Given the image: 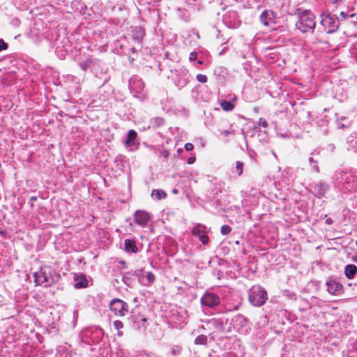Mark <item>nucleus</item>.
Here are the masks:
<instances>
[{
  "label": "nucleus",
  "instance_id": "obj_1",
  "mask_svg": "<svg viewBox=\"0 0 357 357\" xmlns=\"http://www.w3.org/2000/svg\"><path fill=\"white\" fill-rule=\"evenodd\" d=\"M315 26V16L309 10H304L299 15L298 20L296 24V28L303 33L312 31Z\"/></svg>",
  "mask_w": 357,
  "mask_h": 357
},
{
  "label": "nucleus",
  "instance_id": "obj_2",
  "mask_svg": "<svg viewBox=\"0 0 357 357\" xmlns=\"http://www.w3.org/2000/svg\"><path fill=\"white\" fill-rule=\"evenodd\" d=\"M248 298L253 306L261 307L268 299L266 291L259 285L252 286L248 291Z\"/></svg>",
  "mask_w": 357,
  "mask_h": 357
},
{
  "label": "nucleus",
  "instance_id": "obj_3",
  "mask_svg": "<svg viewBox=\"0 0 357 357\" xmlns=\"http://www.w3.org/2000/svg\"><path fill=\"white\" fill-rule=\"evenodd\" d=\"M321 20L320 25L323 29V31L327 33H333L335 32L340 25L339 18L336 15L329 14H321Z\"/></svg>",
  "mask_w": 357,
  "mask_h": 357
},
{
  "label": "nucleus",
  "instance_id": "obj_4",
  "mask_svg": "<svg viewBox=\"0 0 357 357\" xmlns=\"http://www.w3.org/2000/svg\"><path fill=\"white\" fill-rule=\"evenodd\" d=\"M191 75L187 69H180L175 70V75L172 77L174 84L178 88L185 87L190 82Z\"/></svg>",
  "mask_w": 357,
  "mask_h": 357
},
{
  "label": "nucleus",
  "instance_id": "obj_5",
  "mask_svg": "<svg viewBox=\"0 0 357 357\" xmlns=\"http://www.w3.org/2000/svg\"><path fill=\"white\" fill-rule=\"evenodd\" d=\"M109 309L115 316L123 317L128 312V305L119 298H114L109 303Z\"/></svg>",
  "mask_w": 357,
  "mask_h": 357
},
{
  "label": "nucleus",
  "instance_id": "obj_6",
  "mask_svg": "<svg viewBox=\"0 0 357 357\" xmlns=\"http://www.w3.org/2000/svg\"><path fill=\"white\" fill-rule=\"evenodd\" d=\"M222 20L225 24L230 29H236L241 24L238 13L234 10H228L224 15Z\"/></svg>",
  "mask_w": 357,
  "mask_h": 357
},
{
  "label": "nucleus",
  "instance_id": "obj_7",
  "mask_svg": "<svg viewBox=\"0 0 357 357\" xmlns=\"http://www.w3.org/2000/svg\"><path fill=\"white\" fill-rule=\"evenodd\" d=\"M202 306L214 308L220 304V298L216 294L206 291L200 299Z\"/></svg>",
  "mask_w": 357,
  "mask_h": 357
},
{
  "label": "nucleus",
  "instance_id": "obj_8",
  "mask_svg": "<svg viewBox=\"0 0 357 357\" xmlns=\"http://www.w3.org/2000/svg\"><path fill=\"white\" fill-rule=\"evenodd\" d=\"M33 276L36 285L49 287L54 282L52 275L43 269H40L39 271L34 273Z\"/></svg>",
  "mask_w": 357,
  "mask_h": 357
},
{
  "label": "nucleus",
  "instance_id": "obj_9",
  "mask_svg": "<svg viewBox=\"0 0 357 357\" xmlns=\"http://www.w3.org/2000/svg\"><path fill=\"white\" fill-rule=\"evenodd\" d=\"M230 325L234 330L239 333H245L248 329V319L243 315L240 314L235 315L231 319Z\"/></svg>",
  "mask_w": 357,
  "mask_h": 357
},
{
  "label": "nucleus",
  "instance_id": "obj_10",
  "mask_svg": "<svg viewBox=\"0 0 357 357\" xmlns=\"http://www.w3.org/2000/svg\"><path fill=\"white\" fill-rule=\"evenodd\" d=\"M124 144L130 151H135L139 149L140 143L137 138V133L135 130H128Z\"/></svg>",
  "mask_w": 357,
  "mask_h": 357
},
{
  "label": "nucleus",
  "instance_id": "obj_11",
  "mask_svg": "<svg viewBox=\"0 0 357 357\" xmlns=\"http://www.w3.org/2000/svg\"><path fill=\"white\" fill-rule=\"evenodd\" d=\"M128 321L134 329L140 330L146 328V318L139 313L136 314L132 311Z\"/></svg>",
  "mask_w": 357,
  "mask_h": 357
},
{
  "label": "nucleus",
  "instance_id": "obj_12",
  "mask_svg": "<svg viewBox=\"0 0 357 357\" xmlns=\"http://www.w3.org/2000/svg\"><path fill=\"white\" fill-rule=\"evenodd\" d=\"M132 275L138 278L139 282L145 287L151 285L155 279V275L152 272H148L146 275L144 276V273L142 271H135L132 273Z\"/></svg>",
  "mask_w": 357,
  "mask_h": 357
},
{
  "label": "nucleus",
  "instance_id": "obj_13",
  "mask_svg": "<svg viewBox=\"0 0 357 357\" xmlns=\"http://www.w3.org/2000/svg\"><path fill=\"white\" fill-rule=\"evenodd\" d=\"M128 86L132 92L138 93L143 91L144 84L139 76L132 75L129 79Z\"/></svg>",
  "mask_w": 357,
  "mask_h": 357
},
{
  "label": "nucleus",
  "instance_id": "obj_14",
  "mask_svg": "<svg viewBox=\"0 0 357 357\" xmlns=\"http://www.w3.org/2000/svg\"><path fill=\"white\" fill-rule=\"evenodd\" d=\"M327 291L333 295H340L343 291L342 285L335 279L329 278L326 282Z\"/></svg>",
  "mask_w": 357,
  "mask_h": 357
},
{
  "label": "nucleus",
  "instance_id": "obj_15",
  "mask_svg": "<svg viewBox=\"0 0 357 357\" xmlns=\"http://www.w3.org/2000/svg\"><path fill=\"white\" fill-rule=\"evenodd\" d=\"M135 222L139 226L144 227L151 220V215L146 211H137L135 214Z\"/></svg>",
  "mask_w": 357,
  "mask_h": 357
},
{
  "label": "nucleus",
  "instance_id": "obj_16",
  "mask_svg": "<svg viewBox=\"0 0 357 357\" xmlns=\"http://www.w3.org/2000/svg\"><path fill=\"white\" fill-rule=\"evenodd\" d=\"M144 36L145 31L142 27H132V38L135 42H136L138 44H141Z\"/></svg>",
  "mask_w": 357,
  "mask_h": 357
},
{
  "label": "nucleus",
  "instance_id": "obj_17",
  "mask_svg": "<svg viewBox=\"0 0 357 357\" xmlns=\"http://www.w3.org/2000/svg\"><path fill=\"white\" fill-rule=\"evenodd\" d=\"M273 12L269 10H264L260 15V21L264 25L268 26L270 22L273 20Z\"/></svg>",
  "mask_w": 357,
  "mask_h": 357
},
{
  "label": "nucleus",
  "instance_id": "obj_18",
  "mask_svg": "<svg viewBox=\"0 0 357 357\" xmlns=\"http://www.w3.org/2000/svg\"><path fill=\"white\" fill-rule=\"evenodd\" d=\"M328 188V185H326L324 182L320 181L314 185V191L316 196L321 197L324 195Z\"/></svg>",
  "mask_w": 357,
  "mask_h": 357
},
{
  "label": "nucleus",
  "instance_id": "obj_19",
  "mask_svg": "<svg viewBox=\"0 0 357 357\" xmlns=\"http://www.w3.org/2000/svg\"><path fill=\"white\" fill-rule=\"evenodd\" d=\"M165 124V120L161 117H155L150 120L147 129L156 130Z\"/></svg>",
  "mask_w": 357,
  "mask_h": 357
},
{
  "label": "nucleus",
  "instance_id": "obj_20",
  "mask_svg": "<svg viewBox=\"0 0 357 357\" xmlns=\"http://www.w3.org/2000/svg\"><path fill=\"white\" fill-rule=\"evenodd\" d=\"M125 251L127 252L137 253L138 248L135 240L126 239L124 241Z\"/></svg>",
  "mask_w": 357,
  "mask_h": 357
},
{
  "label": "nucleus",
  "instance_id": "obj_21",
  "mask_svg": "<svg viewBox=\"0 0 357 357\" xmlns=\"http://www.w3.org/2000/svg\"><path fill=\"white\" fill-rule=\"evenodd\" d=\"M344 272L347 278L353 279L357 274V266L354 264H348L345 266Z\"/></svg>",
  "mask_w": 357,
  "mask_h": 357
},
{
  "label": "nucleus",
  "instance_id": "obj_22",
  "mask_svg": "<svg viewBox=\"0 0 357 357\" xmlns=\"http://www.w3.org/2000/svg\"><path fill=\"white\" fill-rule=\"evenodd\" d=\"M88 286V280L85 275H80L75 277L74 287L76 289L85 288Z\"/></svg>",
  "mask_w": 357,
  "mask_h": 357
},
{
  "label": "nucleus",
  "instance_id": "obj_23",
  "mask_svg": "<svg viewBox=\"0 0 357 357\" xmlns=\"http://www.w3.org/2000/svg\"><path fill=\"white\" fill-rule=\"evenodd\" d=\"M347 143L350 149L357 151V132H353L347 139Z\"/></svg>",
  "mask_w": 357,
  "mask_h": 357
},
{
  "label": "nucleus",
  "instance_id": "obj_24",
  "mask_svg": "<svg viewBox=\"0 0 357 357\" xmlns=\"http://www.w3.org/2000/svg\"><path fill=\"white\" fill-rule=\"evenodd\" d=\"M151 196L153 199L159 201V200L166 198L167 194L162 190L156 189V190H153L152 191Z\"/></svg>",
  "mask_w": 357,
  "mask_h": 357
},
{
  "label": "nucleus",
  "instance_id": "obj_25",
  "mask_svg": "<svg viewBox=\"0 0 357 357\" xmlns=\"http://www.w3.org/2000/svg\"><path fill=\"white\" fill-rule=\"evenodd\" d=\"M336 116V122L337 124L338 128H349L351 126V122L347 121V123H342V121H347V118L344 116L339 117L337 116V114H335Z\"/></svg>",
  "mask_w": 357,
  "mask_h": 357
},
{
  "label": "nucleus",
  "instance_id": "obj_26",
  "mask_svg": "<svg viewBox=\"0 0 357 357\" xmlns=\"http://www.w3.org/2000/svg\"><path fill=\"white\" fill-rule=\"evenodd\" d=\"M206 227L202 225H200V224H197L192 229V235L195 236H200L202 234L204 233H206Z\"/></svg>",
  "mask_w": 357,
  "mask_h": 357
},
{
  "label": "nucleus",
  "instance_id": "obj_27",
  "mask_svg": "<svg viewBox=\"0 0 357 357\" xmlns=\"http://www.w3.org/2000/svg\"><path fill=\"white\" fill-rule=\"evenodd\" d=\"M208 337L205 335H198L195 340V344L197 345H206Z\"/></svg>",
  "mask_w": 357,
  "mask_h": 357
},
{
  "label": "nucleus",
  "instance_id": "obj_28",
  "mask_svg": "<svg viewBox=\"0 0 357 357\" xmlns=\"http://www.w3.org/2000/svg\"><path fill=\"white\" fill-rule=\"evenodd\" d=\"M220 106L222 109L226 112L231 111L234 108V105L230 101L227 100H222L220 102Z\"/></svg>",
  "mask_w": 357,
  "mask_h": 357
},
{
  "label": "nucleus",
  "instance_id": "obj_29",
  "mask_svg": "<svg viewBox=\"0 0 357 357\" xmlns=\"http://www.w3.org/2000/svg\"><path fill=\"white\" fill-rule=\"evenodd\" d=\"M114 328L118 331L117 335L121 337L123 335V332L121 331L123 328V324L119 320H116L113 323Z\"/></svg>",
  "mask_w": 357,
  "mask_h": 357
},
{
  "label": "nucleus",
  "instance_id": "obj_30",
  "mask_svg": "<svg viewBox=\"0 0 357 357\" xmlns=\"http://www.w3.org/2000/svg\"><path fill=\"white\" fill-rule=\"evenodd\" d=\"M94 333L96 334V337L93 338V342H98L103 336V331L100 328H95Z\"/></svg>",
  "mask_w": 357,
  "mask_h": 357
},
{
  "label": "nucleus",
  "instance_id": "obj_31",
  "mask_svg": "<svg viewBox=\"0 0 357 357\" xmlns=\"http://www.w3.org/2000/svg\"><path fill=\"white\" fill-rule=\"evenodd\" d=\"M309 162L310 164V166L312 167V169L314 172L318 173L319 172V166H318V160H315L312 157L309 158Z\"/></svg>",
  "mask_w": 357,
  "mask_h": 357
},
{
  "label": "nucleus",
  "instance_id": "obj_32",
  "mask_svg": "<svg viewBox=\"0 0 357 357\" xmlns=\"http://www.w3.org/2000/svg\"><path fill=\"white\" fill-rule=\"evenodd\" d=\"M91 63V59H87L84 61L79 62V66L82 70H83L84 71H86L90 68Z\"/></svg>",
  "mask_w": 357,
  "mask_h": 357
},
{
  "label": "nucleus",
  "instance_id": "obj_33",
  "mask_svg": "<svg viewBox=\"0 0 357 357\" xmlns=\"http://www.w3.org/2000/svg\"><path fill=\"white\" fill-rule=\"evenodd\" d=\"M181 351V347L180 346L174 345L171 348V354L173 356H178V355H179Z\"/></svg>",
  "mask_w": 357,
  "mask_h": 357
},
{
  "label": "nucleus",
  "instance_id": "obj_34",
  "mask_svg": "<svg viewBox=\"0 0 357 357\" xmlns=\"http://www.w3.org/2000/svg\"><path fill=\"white\" fill-rule=\"evenodd\" d=\"M243 163L240 161H237L236 164V169L238 176H241L243 173Z\"/></svg>",
  "mask_w": 357,
  "mask_h": 357
},
{
  "label": "nucleus",
  "instance_id": "obj_35",
  "mask_svg": "<svg viewBox=\"0 0 357 357\" xmlns=\"http://www.w3.org/2000/svg\"><path fill=\"white\" fill-rule=\"evenodd\" d=\"M231 231V228L229 225H225L221 227L220 232L222 235H227Z\"/></svg>",
  "mask_w": 357,
  "mask_h": 357
},
{
  "label": "nucleus",
  "instance_id": "obj_36",
  "mask_svg": "<svg viewBox=\"0 0 357 357\" xmlns=\"http://www.w3.org/2000/svg\"><path fill=\"white\" fill-rule=\"evenodd\" d=\"M196 78H197V81L201 83H206L208 80L206 75H202V74L197 75Z\"/></svg>",
  "mask_w": 357,
  "mask_h": 357
},
{
  "label": "nucleus",
  "instance_id": "obj_37",
  "mask_svg": "<svg viewBox=\"0 0 357 357\" xmlns=\"http://www.w3.org/2000/svg\"><path fill=\"white\" fill-rule=\"evenodd\" d=\"M198 238L204 245H206L208 242V236L206 234V233L202 234Z\"/></svg>",
  "mask_w": 357,
  "mask_h": 357
},
{
  "label": "nucleus",
  "instance_id": "obj_38",
  "mask_svg": "<svg viewBox=\"0 0 357 357\" xmlns=\"http://www.w3.org/2000/svg\"><path fill=\"white\" fill-rule=\"evenodd\" d=\"M342 178H356L357 176L355 175H351L350 173H348L347 172H343V174L341 175Z\"/></svg>",
  "mask_w": 357,
  "mask_h": 357
},
{
  "label": "nucleus",
  "instance_id": "obj_39",
  "mask_svg": "<svg viewBox=\"0 0 357 357\" xmlns=\"http://www.w3.org/2000/svg\"><path fill=\"white\" fill-rule=\"evenodd\" d=\"M8 47V44L3 39H0V52L7 50Z\"/></svg>",
  "mask_w": 357,
  "mask_h": 357
},
{
  "label": "nucleus",
  "instance_id": "obj_40",
  "mask_svg": "<svg viewBox=\"0 0 357 357\" xmlns=\"http://www.w3.org/2000/svg\"><path fill=\"white\" fill-rule=\"evenodd\" d=\"M259 126H262L264 128H267L268 126V123L266 121L265 119H263V118H260L259 119V121H258V123H257Z\"/></svg>",
  "mask_w": 357,
  "mask_h": 357
},
{
  "label": "nucleus",
  "instance_id": "obj_41",
  "mask_svg": "<svg viewBox=\"0 0 357 357\" xmlns=\"http://www.w3.org/2000/svg\"><path fill=\"white\" fill-rule=\"evenodd\" d=\"M133 272H134V271H130V272L127 273L126 274H125V275H123V280L124 283H125V284H126L127 285H129V284H128V280H129V275H132V273H133Z\"/></svg>",
  "mask_w": 357,
  "mask_h": 357
},
{
  "label": "nucleus",
  "instance_id": "obj_42",
  "mask_svg": "<svg viewBox=\"0 0 357 357\" xmlns=\"http://www.w3.org/2000/svg\"><path fill=\"white\" fill-rule=\"evenodd\" d=\"M185 149L188 151H192L194 149V145L192 143H186L185 144Z\"/></svg>",
  "mask_w": 357,
  "mask_h": 357
},
{
  "label": "nucleus",
  "instance_id": "obj_43",
  "mask_svg": "<svg viewBox=\"0 0 357 357\" xmlns=\"http://www.w3.org/2000/svg\"><path fill=\"white\" fill-rule=\"evenodd\" d=\"M197 52H192L190 54V56H189V59L190 61H195L196 59H197Z\"/></svg>",
  "mask_w": 357,
  "mask_h": 357
},
{
  "label": "nucleus",
  "instance_id": "obj_44",
  "mask_svg": "<svg viewBox=\"0 0 357 357\" xmlns=\"http://www.w3.org/2000/svg\"><path fill=\"white\" fill-rule=\"evenodd\" d=\"M234 130H232V133H234ZM231 133V132H230L229 130H225L224 131H222V134L225 136V137H227L228 135H229Z\"/></svg>",
  "mask_w": 357,
  "mask_h": 357
},
{
  "label": "nucleus",
  "instance_id": "obj_45",
  "mask_svg": "<svg viewBox=\"0 0 357 357\" xmlns=\"http://www.w3.org/2000/svg\"><path fill=\"white\" fill-rule=\"evenodd\" d=\"M37 200V197H35V196H33V197H30V199H29V202H31V208H33V202H35Z\"/></svg>",
  "mask_w": 357,
  "mask_h": 357
},
{
  "label": "nucleus",
  "instance_id": "obj_46",
  "mask_svg": "<svg viewBox=\"0 0 357 357\" xmlns=\"http://www.w3.org/2000/svg\"><path fill=\"white\" fill-rule=\"evenodd\" d=\"M195 161V157H190L188 159V163L190 165L194 163Z\"/></svg>",
  "mask_w": 357,
  "mask_h": 357
},
{
  "label": "nucleus",
  "instance_id": "obj_47",
  "mask_svg": "<svg viewBox=\"0 0 357 357\" xmlns=\"http://www.w3.org/2000/svg\"><path fill=\"white\" fill-rule=\"evenodd\" d=\"M333 220L331 218H328L326 220V223L327 225H331V224H333Z\"/></svg>",
  "mask_w": 357,
  "mask_h": 357
},
{
  "label": "nucleus",
  "instance_id": "obj_48",
  "mask_svg": "<svg viewBox=\"0 0 357 357\" xmlns=\"http://www.w3.org/2000/svg\"><path fill=\"white\" fill-rule=\"evenodd\" d=\"M172 193H174V194H175V195L178 194V193H179V190H178V188H174V189L172 190Z\"/></svg>",
  "mask_w": 357,
  "mask_h": 357
},
{
  "label": "nucleus",
  "instance_id": "obj_49",
  "mask_svg": "<svg viewBox=\"0 0 357 357\" xmlns=\"http://www.w3.org/2000/svg\"><path fill=\"white\" fill-rule=\"evenodd\" d=\"M340 15L344 18V19H346L347 16V14L344 12H341L340 13Z\"/></svg>",
  "mask_w": 357,
  "mask_h": 357
},
{
  "label": "nucleus",
  "instance_id": "obj_50",
  "mask_svg": "<svg viewBox=\"0 0 357 357\" xmlns=\"http://www.w3.org/2000/svg\"><path fill=\"white\" fill-rule=\"evenodd\" d=\"M131 51H132V52H133V53L137 52V50H136L135 47H132V48L131 49Z\"/></svg>",
  "mask_w": 357,
  "mask_h": 357
},
{
  "label": "nucleus",
  "instance_id": "obj_51",
  "mask_svg": "<svg viewBox=\"0 0 357 357\" xmlns=\"http://www.w3.org/2000/svg\"><path fill=\"white\" fill-rule=\"evenodd\" d=\"M222 67H218L217 68L215 71L217 72L218 70H222Z\"/></svg>",
  "mask_w": 357,
  "mask_h": 357
},
{
  "label": "nucleus",
  "instance_id": "obj_52",
  "mask_svg": "<svg viewBox=\"0 0 357 357\" xmlns=\"http://www.w3.org/2000/svg\"><path fill=\"white\" fill-rule=\"evenodd\" d=\"M198 63L201 65V64H202V63H203V61H198Z\"/></svg>",
  "mask_w": 357,
  "mask_h": 357
},
{
  "label": "nucleus",
  "instance_id": "obj_53",
  "mask_svg": "<svg viewBox=\"0 0 357 357\" xmlns=\"http://www.w3.org/2000/svg\"><path fill=\"white\" fill-rule=\"evenodd\" d=\"M103 182H104L105 185H107V180L106 179H104Z\"/></svg>",
  "mask_w": 357,
  "mask_h": 357
},
{
  "label": "nucleus",
  "instance_id": "obj_54",
  "mask_svg": "<svg viewBox=\"0 0 357 357\" xmlns=\"http://www.w3.org/2000/svg\"><path fill=\"white\" fill-rule=\"evenodd\" d=\"M348 120L345 121V123H347ZM342 123H344V121H342Z\"/></svg>",
  "mask_w": 357,
  "mask_h": 357
},
{
  "label": "nucleus",
  "instance_id": "obj_55",
  "mask_svg": "<svg viewBox=\"0 0 357 357\" xmlns=\"http://www.w3.org/2000/svg\"><path fill=\"white\" fill-rule=\"evenodd\" d=\"M350 183L349 182H347V184L349 185V186H351V184H349Z\"/></svg>",
  "mask_w": 357,
  "mask_h": 357
},
{
  "label": "nucleus",
  "instance_id": "obj_56",
  "mask_svg": "<svg viewBox=\"0 0 357 357\" xmlns=\"http://www.w3.org/2000/svg\"><path fill=\"white\" fill-rule=\"evenodd\" d=\"M350 183L349 182H347V184L349 185V186H351V184H349Z\"/></svg>",
  "mask_w": 357,
  "mask_h": 357
},
{
  "label": "nucleus",
  "instance_id": "obj_57",
  "mask_svg": "<svg viewBox=\"0 0 357 357\" xmlns=\"http://www.w3.org/2000/svg\"><path fill=\"white\" fill-rule=\"evenodd\" d=\"M356 245H357V241H356Z\"/></svg>",
  "mask_w": 357,
  "mask_h": 357
}]
</instances>
